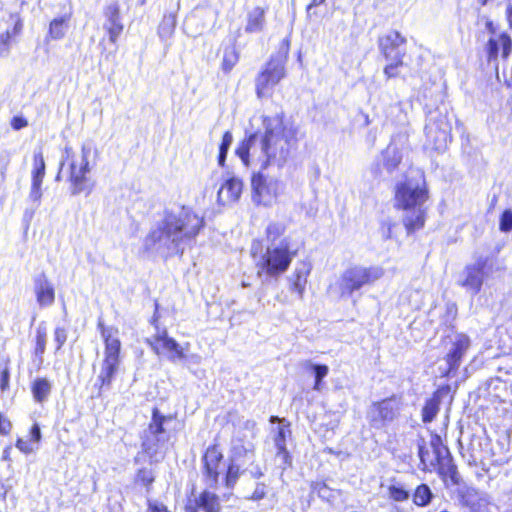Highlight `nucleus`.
Listing matches in <instances>:
<instances>
[{
	"mask_svg": "<svg viewBox=\"0 0 512 512\" xmlns=\"http://www.w3.org/2000/svg\"><path fill=\"white\" fill-rule=\"evenodd\" d=\"M263 130L247 133L239 142L235 154L245 166L283 167L296 151L300 139L299 127L284 112L261 116Z\"/></svg>",
	"mask_w": 512,
	"mask_h": 512,
	"instance_id": "obj_1",
	"label": "nucleus"
},
{
	"mask_svg": "<svg viewBox=\"0 0 512 512\" xmlns=\"http://www.w3.org/2000/svg\"><path fill=\"white\" fill-rule=\"evenodd\" d=\"M205 221L191 209L183 207L178 214L167 212L160 227L151 230L143 242V251L149 253L154 250L165 237L171 240L176 254L182 256V243L193 241L203 229Z\"/></svg>",
	"mask_w": 512,
	"mask_h": 512,
	"instance_id": "obj_2",
	"label": "nucleus"
},
{
	"mask_svg": "<svg viewBox=\"0 0 512 512\" xmlns=\"http://www.w3.org/2000/svg\"><path fill=\"white\" fill-rule=\"evenodd\" d=\"M429 199V189L425 181L413 184L410 180L398 182L394 188V208L405 212L402 224L407 235L424 228L427 209L422 206Z\"/></svg>",
	"mask_w": 512,
	"mask_h": 512,
	"instance_id": "obj_3",
	"label": "nucleus"
},
{
	"mask_svg": "<svg viewBox=\"0 0 512 512\" xmlns=\"http://www.w3.org/2000/svg\"><path fill=\"white\" fill-rule=\"evenodd\" d=\"M250 254L255 259L258 275L277 278L289 269L298 249L283 239L278 245L268 246L262 252V241L256 239L252 242Z\"/></svg>",
	"mask_w": 512,
	"mask_h": 512,
	"instance_id": "obj_4",
	"label": "nucleus"
},
{
	"mask_svg": "<svg viewBox=\"0 0 512 512\" xmlns=\"http://www.w3.org/2000/svg\"><path fill=\"white\" fill-rule=\"evenodd\" d=\"M89 150L83 146L81 153L78 154L71 146H65L63 150V159L60 162L59 169L55 175V181L62 180V170L66 167L68 171L67 182L70 186L72 195L81 193L90 194L94 188V182L91 180L90 164L88 160Z\"/></svg>",
	"mask_w": 512,
	"mask_h": 512,
	"instance_id": "obj_5",
	"label": "nucleus"
},
{
	"mask_svg": "<svg viewBox=\"0 0 512 512\" xmlns=\"http://www.w3.org/2000/svg\"><path fill=\"white\" fill-rule=\"evenodd\" d=\"M97 329L105 342V349L104 359L95 385L99 387L100 391H103L111 388L112 382L119 371L121 342L119 331L113 326H105L103 322H99Z\"/></svg>",
	"mask_w": 512,
	"mask_h": 512,
	"instance_id": "obj_6",
	"label": "nucleus"
},
{
	"mask_svg": "<svg viewBox=\"0 0 512 512\" xmlns=\"http://www.w3.org/2000/svg\"><path fill=\"white\" fill-rule=\"evenodd\" d=\"M407 37L396 29H391L378 36L379 55L386 64L383 74L386 79L398 78L405 67Z\"/></svg>",
	"mask_w": 512,
	"mask_h": 512,
	"instance_id": "obj_7",
	"label": "nucleus"
},
{
	"mask_svg": "<svg viewBox=\"0 0 512 512\" xmlns=\"http://www.w3.org/2000/svg\"><path fill=\"white\" fill-rule=\"evenodd\" d=\"M169 421L171 417L162 415L157 408L153 409L151 422L142 436V449L150 458H157L167 450L170 433L165 425Z\"/></svg>",
	"mask_w": 512,
	"mask_h": 512,
	"instance_id": "obj_8",
	"label": "nucleus"
},
{
	"mask_svg": "<svg viewBox=\"0 0 512 512\" xmlns=\"http://www.w3.org/2000/svg\"><path fill=\"white\" fill-rule=\"evenodd\" d=\"M485 28L489 33V37L483 45L486 62L494 64L497 69L499 60L507 62L512 55V36L505 30L497 31L492 20L485 22Z\"/></svg>",
	"mask_w": 512,
	"mask_h": 512,
	"instance_id": "obj_9",
	"label": "nucleus"
},
{
	"mask_svg": "<svg viewBox=\"0 0 512 512\" xmlns=\"http://www.w3.org/2000/svg\"><path fill=\"white\" fill-rule=\"evenodd\" d=\"M286 77L285 60L270 57L255 77V93L259 99L272 97L274 88Z\"/></svg>",
	"mask_w": 512,
	"mask_h": 512,
	"instance_id": "obj_10",
	"label": "nucleus"
},
{
	"mask_svg": "<svg viewBox=\"0 0 512 512\" xmlns=\"http://www.w3.org/2000/svg\"><path fill=\"white\" fill-rule=\"evenodd\" d=\"M383 275V270L377 266H353L345 270L339 282L341 296H351L362 287L372 285Z\"/></svg>",
	"mask_w": 512,
	"mask_h": 512,
	"instance_id": "obj_11",
	"label": "nucleus"
},
{
	"mask_svg": "<svg viewBox=\"0 0 512 512\" xmlns=\"http://www.w3.org/2000/svg\"><path fill=\"white\" fill-rule=\"evenodd\" d=\"M400 409V402L395 397L387 398L373 403L367 418L371 427L382 429L398 417Z\"/></svg>",
	"mask_w": 512,
	"mask_h": 512,
	"instance_id": "obj_12",
	"label": "nucleus"
},
{
	"mask_svg": "<svg viewBox=\"0 0 512 512\" xmlns=\"http://www.w3.org/2000/svg\"><path fill=\"white\" fill-rule=\"evenodd\" d=\"M470 338L463 333H454L447 336L445 347L447 349L445 361L447 368L445 375L455 373L461 365L462 359L470 348Z\"/></svg>",
	"mask_w": 512,
	"mask_h": 512,
	"instance_id": "obj_13",
	"label": "nucleus"
},
{
	"mask_svg": "<svg viewBox=\"0 0 512 512\" xmlns=\"http://www.w3.org/2000/svg\"><path fill=\"white\" fill-rule=\"evenodd\" d=\"M23 30V20L19 13H8L0 18V57L9 55Z\"/></svg>",
	"mask_w": 512,
	"mask_h": 512,
	"instance_id": "obj_14",
	"label": "nucleus"
},
{
	"mask_svg": "<svg viewBox=\"0 0 512 512\" xmlns=\"http://www.w3.org/2000/svg\"><path fill=\"white\" fill-rule=\"evenodd\" d=\"M155 328L156 334L153 336V339L154 349L157 353H160L161 349L162 353L166 354L171 362L184 360L186 357L185 351L188 349L189 344L186 343L184 346L180 345L175 339L168 336L165 329L161 330L159 326Z\"/></svg>",
	"mask_w": 512,
	"mask_h": 512,
	"instance_id": "obj_15",
	"label": "nucleus"
},
{
	"mask_svg": "<svg viewBox=\"0 0 512 512\" xmlns=\"http://www.w3.org/2000/svg\"><path fill=\"white\" fill-rule=\"evenodd\" d=\"M223 454L216 445L207 448L204 456V476L208 486L216 487L219 482V476L225 470V464L222 462Z\"/></svg>",
	"mask_w": 512,
	"mask_h": 512,
	"instance_id": "obj_16",
	"label": "nucleus"
},
{
	"mask_svg": "<svg viewBox=\"0 0 512 512\" xmlns=\"http://www.w3.org/2000/svg\"><path fill=\"white\" fill-rule=\"evenodd\" d=\"M380 156V160L376 161L371 168V173L375 178H381L384 171L392 174L402 163V153L395 145H388L381 151Z\"/></svg>",
	"mask_w": 512,
	"mask_h": 512,
	"instance_id": "obj_17",
	"label": "nucleus"
},
{
	"mask_svg": "<svg viewBox=\"0 0 512 512\" xmlns=\"http://www.w3.org/2000/svg\"><path fill=\"white\" fill-rule=\"evenodd\" d=\"M104 30L108 41L114 46H118L120 36L124 31L121 11L118 3H111L104 8Z\"/></svg>",
	"mask_w": 512,
	"mask_h": 512,
	"instance_id": "obj_18",
	"label": "nucleus"
},
{
	"mask_svg": "<svg viewBox=\"0 0 512 512\" xmlns=\"http://www.w3.org/2000/svg\"><path fill=\"white\" fill-rule=\"evenodd\" d=\"M488 268L489 259L483 257L478 258L474 264L466 266V276L461 285L472 291L474 294L479 293Z\"/></svg>",
	"mask_w": 512,
	"mask_h": 512,
	"instance_id": "obj_19",
	"label": "nucleus"
},
{
	"mask_svg": "<svg viewBox=\"0 0 512 512\" xmlns=\"http://www.w3.org/2000/svg\"><path fill=\"white\" fill-rule=\"evenodd\" d=\"M253 198L258 204L268 205L276 197V187L268 182L266 177L258 172L251 178Z\"/></svg>",
	"mask_w": 512,
	"mask_h": 512,
	"instance_id": "obj_20",
	"label": "nucleus"
},
{
	"mask_svg": "<svg viewBox=\"0 0 512 512\" xmlns=\"http://www.w3.org/2000/svg\"><path fill=\"white\" fill-rule=\"evenodd\" d=\"M45 170L46 165L42 152L34 153L30 188V197L33 201H40L42 197V183L45 177Z\"/></svg>",
	"mask_w": 512,
	"mask_h": 512,
	"instance_id": "obj_21",
	"label": "nucleus"
},
{
	"mask_svg": "<svg viewBox=\"0 0 512 512\" xmlns=\"http://www.w3.org/2000/svg\"><path fill=\"white\" fill-rule=\"evenodd\" d=\"M462 503L469 512H490V499L486 493L468 488L462 495Z\"/></svg>",
	"mask_w": 512,
	"mask_h": 512,
	"instance_id": "obj_22",
	"label": "nucleus"
},
{
	"mask_svg": "<svg viewBox=\"0 0 512 512\" xmlns=\"http://www.w3.org/2000/svg\"><path fill=\"white\" fill-rule=\"evenodd\" d=\"M36 300L41 306L51 305L55 300V289L44 273L34 279Z\"/></svg>",
	"mask_w": 512,
	"mask_h": 512,
	"instance_id": "obj_23",
	"label": "nucleus"
},
{
	"mask_svg": "<svg viewBox=\"0 0 512 512\" xmlns=\"http://www.w3.org/2000/svg\"><path fill=\"white\" fill-rule=\"evenodd\" d=\"M243 190V182L240 179L231 177L227 179L218 191V201L226 203L237 202Z\"/></svg>",
	"mask_w": 512,
	"mask_h": 512,
	"instance_id": "obj_24",
	"label": "nucleus"
},
{
	"mask_svg": "<svg viewBox=\"0 0 512 512\" xmlns=\"http://www.w3.org/2000/svg\"><path fill=\"white\" fill-rule=\"evenodd\" d=\"M451 127L447 121L437 120L433 125L427 127V136L434 142L436 148L446 145L450 138Z\"/></svg>",
	"mask_w": 512,
	"mask_h": 512,
	"instance_id": "obj_25",
	"label": "nucleus"
},
{
	"mask_svg": "<svg viewBox=\"0 0 512 512\" xmlns=\"http://www.w3.org/2000/svg\"><path fill=\"white\" fill-rule=\"evenodd\" d=\"M267 8L256 6L247 13L245 31L257 33L264 29Z\"/></svg>",
	"mask_w": 512,
	"mask_h": 512,
	"instance_id": "obj_26",
	"label": "nucleus"
},
{
	"mask_svg": "<svg viewBox=\"0 0 512 512\" xmlns=\"http://www.w3.org/2000/svg\"><path fill=\"white\" fill-rule=\"evenodd\" d=\"M72 19V12L63 14L60 17L52 19L49 23L48 36L53 40L64 38Z\"/></svg>",
	"mask_w": 512,
	"mask_h": 512,
	"instance_id": "obj_27",
	"label": "nucleus"
},
{
	"mask_svg": "<svg viewBox=\"0 0 512 512\" xmlns=\"http://www.w3.org/2000/svg\"><path fill=\"white\" fill-rule=\"evenodd\" d=\"M254 447L251 443L244 445L240 440L233 441L231 461L238 463H254Z\"/></svg>",
	"mask_w": 512,
	"mask_h": 512,
	"instance_id": "obj_28",
	"label": "nucleus"
},
{
	"mask_svg": "<svg viewBox=\"0 0 512 512\" xmlns=\"http://www.w3.org/2000/svg\"><path fill=\"white\" fill-rule=\"evenodd\" d=\"M430 447L433 451L432 459L435 461V467L452 459L449 449L442 443L440 436L435 435L431 438Z\"/></svg>",
	"mask_w": 512,
	"mask_h": 512,
	"instance_id": "obj_29",
	"label": "nucleus"
},
{
	"mask_svg": "<svg viewBox=\"0 0 512 512\" xmlns=\"http://www.w3.org/2000/svg\"><path fill=\"white\" fill-rule=\"evenodd\" d=\"M32 394L36 402H45L52 390L51 382L46 378H37L32 384Z\"/></svg>",
	"mask_w": 512,
	"mask_h": 512,
	"instance_id": "obj_30",
	"label": "nucleus"
},
{
	"mask_svg": "<svg viewBox=\"0 0 512 512\" xmlns=\"http://www.w3.org/2000/svg\"><path fill=\"white\" fill-rule=\"evenodd\" d=\"M434 499V493L427 484H420L412 494V501L417 507H427Z\"/></svg>",
	"mask_w": 512,
	"mask_h": 512,
	"instance_id": "obj_31",
	"label": "nucleus"
},
{
	"mask_svg": "<svg viewBox=\"0 0 512 512\" xmlns=\"http://www.w3.org/2000/svg\"><path fill=\"white\" fill-rule=\"evenodd\" d=\"M438 472L444 478H448L453 485H459L461 483V476L457 470V466L453 463V460H446L443 464L437 466Z\"/></svg>",
	"mask_w": 512,
	"mask_h": 512,
	"instance_id": "obj_32",
	"label": "nucleus"
},
{
	"mask_svg": "<svg viewBox=\"0 0 512 512\" xmlns=\"http://www.w3.org/2000/svg\"><path fill=\"white\" fill-rule=\"evenodd\" d=\"M200 503L204 512H221L218 496L210 491L200 493Z\"/></svg>",
	"mask_w": 512,
	"mask_h": 512,
	"instance_id": "obj_33",
	"label": "nucleus"
},
{
	"mask_svg": "<svg viewBox=\"0 0 512 512\" xmlns=\"http://www.w3.org/2000/svg\"><path fill=\"white\" fill-rule=\"evenodd\" d=\"M243 465L244 463H238L230 460V463L226 468L225 477L223 478L227 488L232 489L235 486L240 475L244 472V470H241Z\"/></svg>",
	"mask_w": 512,
	"mask_h": 512,
	"instance_id": "obj_34",
	"label": "nucleus"
},
{
	"mask_svg": "<svg viewBox=\"0 0 512 512\" xmlns=\"http://www.w3.org/2000/svg\"><path fill=\"white\" fill-rule=\"evenodd\" d=\"M303 367L306 369H311L315 376V384L313 389L319 391L321 389V382L327 376L329 372V368L327 365L322 364H314L310 360H306L303 362Z\"/></svg>",
	"mask_w": 512,
	"mask_h": 512,
	"instance_id": "obj_35",
	"label": "nucleus"
},
{
	"mask_svg": "<svg viewBox=\"0 0 512 512\" xmlns=\"http://www.w3.org/2000/svg\"><path fill=\"white\" fill-rule=\"evenodd\" d=\"M239 52L235 47H228L223 52V58L221 62V69L225 74H228L236 66L239 61Z\"/></svg>",
	"mask_w": 512,
	"mask_h": 512,
	"instance_id": "obj_36",
	"label": "nucleus"
},
{
	"mask_svg": "<svg viewBox=\"0 0 512 512\" xmlns=\"http://www.w3.org/2000/svg\"><path fill=\"white\" fill-rule=\"evenodd\" d=\"M440 400L437 396L428 399L422 409V421L430 423L439 412Z\"/></svg>",
	"mask_w": 512,
	"mask_h": 512,
	"instance_id": "obj_37",
	"label": "nucleus"
},
{
	"mask_svg": "<svg viewBox=\"0 0 512 512\" xmlns=\"http://www.w3.org/2000/svg\"><path fill=\"white\" fill-rule=\"evenodd\" d=\"M287 227L282 222H270L265 229L266 240L273 244L282 236H284Z\"/></svg>",
	"mask_w": 512,
	"mask_h": 512,
	"instance_id": "obj_38",
	"label": "nucleus"
},
{
	"mask_svg": "<svg viewBox=\"0 0 512 512\" xmlns=\"http://www.w3.org/2000/svg\"><path fill=\"white\" fill-rule=\"evenodd\" d=\"M387 490L388 497L396 502L407 501L410 497V492L399 482L391 483Z\"/></svg>",
	"mask_w": 512,
	"mask_h": 512,
	"instance_id": "obj_39",
	"label": "nucleus"
},
{
	"mask_svg": "<svg viewBox=\"0 0 512 512\" xmlns=\"http://www.w3.org/2000/svg\"><path fill=\"white\" fill-rule=\"evenodd\" d=\"M233 136L230 131H225L222 135L221 142L219 144V152L217 157V162L220 167L225 166L226 162V156L228 153V150L232 144Z\"/></svg>",
	"mask_w": 512,
	"mask_h": 512,
	"instance_id": "obj_40",
	"label": "nucleus"
},
{
	"mask_svg": "<svg viewBox=\"0 0 512 512\" xmlns=\"http://www.w3.org/2000/svg\"><path fill=\"white\" fill-rule=\"evenodd\" d=\"M176 27L175 17L171 14L164 15L159 26H158V34L160 37H170L173 35Z\"/></svg>",
	"mask_w": 512,
	"mask_h": 512,
	"instance_id": "obj_41",
	"label": "nucleus"
},
{
	"mask_svg": "<svg viewBox=\"0 0 512 512\" xmlns=\"http://www.w3.org/2000/svg\"><path fill=\"white\" fill-rule=\"evenodd\" d=\"M307 275L308 272H304L301 270H296L291 277V289L298 293L300 296L303 294L305 290V286L307 283Z\"/></svg>",
	"mask_w": 512,
	"mask_h": 512,
	"instance_id": "obj_42",
	"label": "nucleus"
},
{
	"mask_svg": "<svg viewBox=\"0 0 512 512\" xmlns=\"http://www.w3.org/2000/svg\"><path fill=\"white\" fill-rule=\"evenodd\" d=\"M290 435H291V430L289 428V424L280 425L277 428V432L274 437V444H275L277 450L286 449V439H287V437H290Z\"/></svg>",
	"mask_w": 512,
	"mask_h": 512,
	"instance_id": "obj_43",
	"label": "nucleus"
},
{
	"mask_svg": "<svg viewBox=\"0 0 512 512\" xmlns=\"http://www.w3.org/2000/svg\"><path fill=\"white\" fill-rule=\"evenodd\" d=\"M418 455L424 468H435V461L432 459L433 455L430 454V451L424 444H418Z\"/></svg>",
	"mask_w": 512,
	"mask_h": 512,
	"instance_id": "obj_44",
	"label": "nucleus"
},
{
	"mask_svg": "<svg viewBox=\"0 0 512 512\" xmlns=\"http://www.w3.org/2000/svg\"><path fill=\"white\" fill-rule=\"evenodd\" d=\"M499 230L510 232L512 230V210L505 209L499 217Z\"/></svg>",
	"mask_w": 512,
	"mask_h": 512,
	"instance_id": "obj_45",
	"label": "nucleus"
},
{
	"mask_svg": "<svg viewBox=\"0 0 512 512\" xmlns=\"http://www.w3.org/2000/svg\"><path fill=\"white\" fill-rule=\"evenodd\" d=\"M200 509H201L200 494L198 496H196L192 493V495L190 497H188V499L185 503L184 510H185V512H199Z\"/></svg>",
	"mask_w": 512,
	"mask_h": 512,
	"instance_id": "obj_46",
	"label": "nucleus"
},
{
	"mask_svg": "<svg viewBox=\"0 0 512 512\" xmlns=\"http://www.w3.org/2000/svg\"><path fill=\"white\" fill-rule=\"evenodd\" d=\"M276 460L279 462V466L283 470H285L287 467L291 466V464H292L291 456H290L287 448L283 449V450H277Z\"/></svg>",
	"mask_w": 512,
	"mask_h": 512,
	"instance_id": "obj_47",
	"label": "nucleus"
},
{
	"mask_svg": "<svg viewBox=\"0 0 512 512\" xmlns=\"http://www.w3.org/2000/svg\"><path fill=\"white\" fill-rule=\"evenodd\" d=\"M137 481L148 487L154 482V475L148 469H140L137 473Z\"/></svg>",
	"mask_w": 512,
	"mask_h": 512,
	"instance_id": "obj_48",
	"label": "nucleus"
},
{
	"mask_svg": "<svg viewBox=\"0 0 512 512\" xmlns=\"http://www.w3.org/2000/svg\"><path fill=\"white\" fill-rule=\"evenodd\" d=\"M16 447L25 454H30L36 450L35 444L31 440L19 438L16 442Z\"/></svg>",
	"mask_w": 512,
	"mask_h": 512,
	"instance_id": "obj_49",
	"label": "nucleus"
},
{
	"mask_svg": "<svg viewBox=\"0 0 512 512\" xmlns=\"http://www.w3.org/2000/svg\"><path fill=\"white\" fill-rule=\"evenodd\" d=\"M29 125L28 120L23 115L13 116L10 120V126L13 130L19 131Z\"/></svg>",
	"mask_w": 512,
	"mask_h": 512,
	"instance_id": "obj_50",
	"label": "nucleus"
},
{
	"mask_svg": "<svg viewBox=\"0 0 512 512\" xmlns=\"http://www.w3.org/2000/svg\"><path fill=\"white\" fill-rule=\"evenodd\" d=\"M326 0H310L306 6V16L307 19L311 20L312 18L318 16L316 8L321 4L325 3Z\"/></svg>",
	"mask_w": 512,
	"mask_h": 512,
	"instance_id": "obj_51",
	"label": "nucleus"
},
{
	"mask_svg": "<svg viewBox=\"0 0 512 512\" xmlns=\"http://www.w3.org/2000/svg\"><path fill=\"white\" fill-rule=\"evenodd\" d=\"M397 227V223L386 221L383 222L381 225L382 235L383 238L386 240L393 238V229Z\"/></svg>",
	"mask_w": 512,
	"mask_h": 512,
	"instance_id": "obj_52",
	"label": "nucleus"
},
{
	"mask_svg": "<svg viewBox=\"0 0 512 512\" xmlns=\"http://www.w3.org/2000/svg\"><path fill=\"white\" fill-rule=\"evenodd\" d=\"M267 494L266 485L264 483H257L255 490L253 491L250 499L254 501H259L263 499Z\"/></svg>",
	"mask_w": 512,
	"mask_h": 512,
	"instance_id": "obj_53",
	"label": "nucleus"
},
{
	"mask_svg": "<svg viewBox=\"0 0 512 512\" xmlns=\"http://www.w3.org/2000/svg\"><path fill=\"white\" fill-rule=\"evenodd\" d=\"M29 440H31L34 444H37L41 440V430L37 423H35L30 430Z\"/></svg>",
	"mask_w": 512,
	"mask_h": 512,
	"instance_id": "obj_54",
	"label": "nucleus"
},
{
	"mask_svg": "<svg viewBox=\"0 0 512 512\" xmlns=\"http://www.w3.org/2000/svg\"><path fill=\"white\" fill-rule=\"evenodd\" d=\"M67 334L64 328L58 327L55 330V340L58 343V348H60L66 341Z\"/></svg>",
	"mask_w": 512,
	"mask_h": 512,
	"instance_id": "obj_55",
	"label": "nucleus"
},
{
	"mask_svg": "<svg viewBox=\"0 0 512 512\" xmlns=\"http://www.w3.org/2000/svg\"><path fill=\"white\" fill-rule=\"evenodd\" d=\"M148 512H169L167 507L157 502H148Z\"/></svg>",
	"mask_w": 512,
	"mask_h": 512,
	"instance_id": "obj_56",
	"label": "nucleus"
},
{
	"mask_svg": "<svg viewBox=\"0 0 512 512\" xmlns=\"http://www.w3.org/2000/svg\"><path fill=\"white\" fill-rule=\"evenodd\" d=\"M251 464V468L250 469H247L250 473V475L253 477V478H261L263 476V472L261 470V468L259 467V465H253V463H250Z\"/></svg>",
	"mask_w": 512,
	"mask_h": 512,
	"instance_id": "obj_57",
	"label": "nucleus"
},
{
	"mask_svg": "<svg viewBox=\"0 0 512 512\" xmlns=\"http://www.w3.org/2000/svg\"><path fill=\"white\" fill-rule=\"evenodd\" d=\"M505 20L508 28L512 31V4H507L505 9Z\"/></svg>",
	"mask_w": 512,
	"mask_h": 512,
	"instance_id": "obj_58",
	"label": "nucleus"
},
{
	"mask_svg": "<svg viewBox=\"0 0 512 512\" xmlns=\"http://www.w3.org/2000/svg\"><path fill=\"white\" fill-rule=\"evenodd\" d=\"M9 383V374L7 370L2 371L0 377V388L1 390H5L8 387Z\"/></svg>",
	"mask_w": 512,
	"mask_h": 512,
	"instance_id": "obj_59",
	"label": "nucleus"
},
{
	"mask_svg": "<svg viewBox=\"0 0 512 512\" xmlns=\"http://www.w3.org/2000/svg\"><path fill=\"white\" fill-rule=\"evenodd\" d=\"M184 359H186L190 363L198 365L201 363L202 358L198 354H191V355H186V357Z\"/></svg>",
	"mask_w": 512,
	"mask_h": 512,
	"instance_id": "obj_60",
	"label": "nucleus"
},
{
	"mask_svg": "<svg viewBox=\"0 0 512 512\" xmlns=\"http://www.w3.org/2000/svg\"><path fill=\"white\" fill-rule=\"evenodd\" d=\"M44 349H45L44 339H43V337L41 336L40 331H38V336H37V348H36V351H37V352H40V353H43V352H44Z\"/></svg>",
	"mask_w": 512,
	"mask_h": 512,
	"instance_id": "obj_61",
	"label": "nucleus"
},
{
	"mask_svg": "<svg viewBox=\"0 0 512 512\" xmlns=\"http://www.w3.org/2000/svg\"><path fill=\"white\" fill-rule=\"evenodd\" d=\"M244 427H245L246 429H248V430L253 431V430L255 429V427H256V423H255V421H253V420H247V421H245V423H244Z\"/></svg>",
	"mask_w": 512,
	"mask_h": 512,
	"instance_id": "obj_62",
	"label": "nucleus"
},
{
	"mask_svg": "<svg viewBox=\"0 0 512 512\" xmlns=\"http://www.w3.org/2000/svg\"><path fill=\"white\" fill-rule=\"evenodd\" d=\"M10 450H11V447H6L3 451V455H2V458L3 460H8L9 457H10Z\"/></svg>",
	"mask_w": 512,
	"mask_h": 512,
	"instance_id": "obj_63",
	"label": "nucleus"
},
{
	"mask_svg": "<svg viewBox=\"0 0 512 512\" xmlns=\"http://www.w3.org/2000/svg\"><path fill=\"white\" fill-rule=\"evenodd\" d=\"M5 179H6V169L4 168V169L0 170V183L4 182Z\"/></svg>",
	"mask_w": 512,
	"mask_h": 512,
	"instance_id": "obj_64",
	"label": "nucleus"
}]
</instances>
